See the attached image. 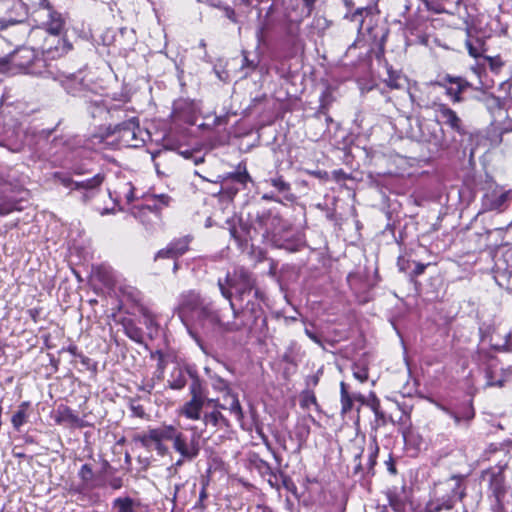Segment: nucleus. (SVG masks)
Returning a JSON list of instances; mask_svg holds the SVG:
<instances>
[{
	"instance_id": "nucleus-46",
	"label": "nucleus",
	"mask_w": 512,
	"mask_h": 512,
	"mask_svg": "<svg viewBox=\"0 0 512 512\" xmlns=\"http://www.w3.org/2000/svg\"><path fill=\"white\" fill-rule=\"evenodd\" d=\"M363 13L368 14V13H369V10H368L367 8H362V9H359V10H357L356 12H354V14H353L354 21H356V20H357V17H358V16H362V15H363Z\"/></svg>"
},
{
	"instance_id": "nucleus-38",
	"label": "nucleus",
	"mask_w": 512,
	"mask_h": 512,
	"mask_svg": "<svg viewBox=\"0 0 512 512\" xmlns=\"http://www.w3.org/2000/svg\"><path fill=\"white\" fill-rule=\"evenodd\" d=\"M365 465L367 467V469H371L375 463V452L373 451V449L371 448L369 453L366 455L365 457Z\"/></svg>"
},
{
	"instance_id": "nucleus-32",
	"label": "nucleus",
	"mask_w": 512,
	"mask_h": 512,
	"mask_svg": "<svg viewBox=\"0 0 512 512\" xmlns=\"http://www.w3.org/2000/svg\"><path fill=\"white\" fill-rule=\"evenodd\" d=\"M435 405L441 411H443L444 413L449 415L454 420L455 425L460 426V415L456 411H453V410L449 409L448 407H446L440 403H437V402H435Z\"/></svg>"
},
{
	"instance_id": "nucleus-36",
	"label": "nucleus",
	"mask_w": 512,
	"mask_h": 512,
	"mask_svg": "<svg viewBox=\"0 0 512 512\" xmlns=\"http://www.w3.org/2000/svg\"><path fill=\"white\" fill-rule=\"evenodd\" d=\"M159 258H172V259H174L172 250H171L169 245L166 248L161 249L160 251L157 252V254L155 255V259H159Z\"/></svg>"
},
{
	"instance_id": "nucleus-3",
	"label": "nucleus",
	"mask_w": 512,
	"mask_h": 512,
	"mask_svg": "<svg viewBox=\"0 0 512 512\" xmlns=\"http://www.w3.org/2000/svg\"><path fill=\"white\" fill-rule=\"evenodd\" d=\"M189 312H196L199 317L204 318L209 324L220 331L232 332L241 328L236 322L224 321L218 312L205 305L199 294L193 291L182 295L180 303V317L188 316Z\"/></svg>"
},
{
	"instance_id": "nucleus-31",
	"label": "nucleus",
	"mask_w": 512,
	"mask_h": 512,
	"mask_svg": "<svg viewBox=\"0 0 512 512\" xmlns=\"http://www.w3.org/2000/svg\"><path fill=\"white\" fill-rule=\"evenodd\" d=\"M389 503L396 512H400L404 508V501L392 492L388 494Z\"/></svg>"
},
{
	"instance_id": "nucleus-22",
	"label": "nucleus",
	"mask_w": 512,
	"mask_h": 512,
	"mask_svg": "<svg viewBox=\"0 0 512 512\" xmlns=\"http://www.w3.org/2000/svg\"><path fill=\"white\" fill-rule=\"evenodd\" d=\"M365 443V437L364 435H359V434H356L354 436V456L355 457H358L360 459H363L364 458V449H363V444ZM358 470H365V467H363V464H362V460H360V463L355 467V471L354 472H357Z\"/></svg>"
},
{
	"instance_id": "nucleus-47",
	"label": "nucleus",
	"mask_w": 512,
	"mask_h": 512,
	"mask_svg": "<svg viewBox=\"0 0 512 512\" xmlns=\"http://www.w3.org/2000/svg\"><path fill=\"white\" fill-rule=\"evenodd\" d=\"M305 333L306 335L312 340L314 341L315 343H318L320 344V340L317 338V336L312 333L311 331H309L308 329L305 330Z\"/></svg>"
},
{
	"instance_id": "nucleus-45",
	"label": "nucleus",
	"mask_w": 512,
	"mask_h": 512,
	"mask_svg": "<svg viewBox=\"0 0 512 512\" xmlns=\"http://www.w3.org/2000/svg\"><path fill=\"white\" fill-rule=\"evenodd\" d=\"M467 48H468V52L469 54L472 56V57H478L480 54L479 52L477 51L476 48L473 47V45L470 43V42H467Z\"/></svg>"
},
{
	"instance_id": "nucleus-16",
	"label": "nucleus",
	"mask_w": 512,
	"mask_h": 512,
	"mask_svg": "<svg viewBox=\"0 0 512 512\" xmlns=\"http://www.w3.org/2000/svg\"><path fill=\"white\" fill-rule=\"evenodd\" d=\"M55 421L67 426H81V419L67 406H59L55 412Z\"/></svg>"
},
{
	"instance_id": "nucleus-19",
	"label": "nucleus",
	"mask_w": 512,
	"mask_h": 512,
	"mask_svg": "<svg viewBox=\"0 0 512 512\" xmlns=\"http://www.w3.org/2000/svg\"><path fill=\"white\" fill-rule=\"evenodd\" d=\"M29 402H22L18 410L13 414L11 422L16 430H20L21 426L24 425L28 420V408Z\"/></svg>"
},
{
	"instance_id": "nucleus-7",
	"label": "nucleus",
	"mask_w": 512,
	"mask_h": 512,
	"mask_svg": "<svg viewBox=\"0 0 512 512\" xmlns=\"http://www.w3.org/2000/svg\"><path fill=\"white\" fill-rule=\"evenodd\" d=\"M113 133L118 134L120 142L127 147H139L145 142L147 132L139 127L138 120L131 118L118 126Z\"/></svg>"
},
{
	"instance_id": "nucleus-49",
	"label": "nucleus",
	"mask_w": 512,
	"mask_h": 512,
	"mask_svg": "<svg viewBox=\"0 0 512 512\" xmlns=\"http://www.w3.org/2000/svg\"><path fill=\"white\" fill-rule=\"evenodd\" d=\"M15 5L22 9L24 11V14H26V7L21 1H18Z\"/></svg>"
},
{
	"instance_id": "nucleus-50",
	"label": "nucleus",
	"mask_w": 512,
	"mask_h": 512,
	"mask_svg": "<svg viewBox=\"0 0 512 512\" xmlns=\"http://www.w3.org/2000/svg\"><path fill=\"white\" fill-rule=\"evenodd\" d=\"M262 198L265 200H273L274 199L273 195H271V194H264Z\"/></svg>"
},
{
	"instance_id": "nucleus-24",
	"label": "nucleus",
	"mask_w": 512,
	"mask_h": 512,
	"mask_svg": "<svg viewBox=\"0 0 512 512\" xmlns=\"http://www.w3.org/2000/svg\"><path fill=\"white\" fill-rule=\"evenodd\" d=\"M103 182V176L100 174L95 175L93 178L75 183V188L92 189L98 187Z\"/></svg>"
},
{
	"instance_id": "nucleus-2",
	"label": "nucleus",
	"mask_w": 512,
	"mask_h": 512,
	"mask_svg": "<svg viewBox=\"0 0 512 512\" xmlns=\"http://www.w3.org/2000/svg\"><path fill=\"white\" fill-rule=\"evenodd\" d=\"M466 495V486L460 477L453 476L439 483L430 500L425 506V512H442L451 510L455 504Z\"/></svg>"
},
{
	"instance_id": "nucleus-5",
	"label": "nucleus",
	"mask_w": 512,
	"mask_h": 512,
	"mask_svg": "<svg viewBox=\"0 0 512 512\" xmlns=\"http://www.w3.org/2000/svg\"><path fill=\"white\" fill-rule=\"evenodd\" d=\"M219 289L224 298L229 300L230 307L233 312V317L236 318L238 313L234 308V304L231 300L232 293L229 288L225 285H228L230 288L235 289L236 293L239 297H243L247 292H251L254 290V294L256 298H262V293L255 288V280L253 279L250 272H248L244 268H237L232 275L228 274L225 278V281H218Z\"/></svg>"
},
{
	"instance_id": "nucleus-18",
	"label": "nucleus",
	"mask_w": 512,
	"mask_h": 512,
	"mask_svg": "<svg viewBox=\"0 0 512 512\" xmlns=\"http://www.w3.org/2000/svg\"><path fill=\"white\" fill-rule=\"evenodd\" d=\"M174 449L181 454L182 457L192 459L197 455V449L189 446L181 433H176L172 439Z\"/></svg>"
},
{
	"instance_id": "nucleus-28",
	"label": "nucleus",
	"mask_w": 512,
	"mask_h": 512,
	"mask_svg": "<svg viewBox=\"0 0 512 512\" xmlns=\"http://www.w3.org/2000/svg\"><path fill=\"white\" fill-rule=\"evenodd\" d=\"M274 188H276L279 192H286L290 189V186L287 182L284 181L282 177L273 178L267 180Z\"/></svg>"
},
{
	"instance_id": "nucleus-27",
	"label": "nucleus",
	"mask_w": 512,
	"mask_h": 512,
	"mask_svg": "<svg viewBox=\"0 0 512 512\" xmlns=\"http://www.w3.org/2000/svg\"><path fill=\"white\" fill-rule=\"evenodd\" d=\"M405 79L401 78L399 75L389 74L388 79L386 80L387 85L392 89H400L404 86Z\"/></svg>"
},
{
	"instance_id": "nucleus-14",
	"label": "nucleus",
	"mask_w": 512,
	"mask_h": 512,
	"mask_svg": "<svg viewBox=\"0 0 512 512\" xmlns=\"http://www.w3.org/2000/svg\"><path fill=\"white\" fill-rule=\"evenodd\" d=\"M113 512H148L138 501L130 497L116 498L112 503Z\"/></svg>"
},
{
	"instance_id": "nucleus-52",
	"label": "nucleus",
	"mask_w": 512,
	"mask_h": 512,
	"mask_svg": "<svg viewBox=\"0 0 512 512\" xmlns=\"http://www.w3.org/2000/svg\"><path fill=\"white\" fill-rule=\"evenodd\" d=\"M21 21H22L21 19H14V20H10L8 24H15V23H18Z\"/></svg>"
},
{
	"instance_id": "nucleus-48",
	"label": "nucleus",
	"mask_w": 512,
	"mask_h": 512,
	"mask_svg": "<svg viewBox=\"0 0 512 512\" xmlns=\"http://www.w3.org/2000/svg\"><path fill=\"white\" fill-rule=\"evenodd\" d=\"M303 1L305 2V5L308 8V13H310L315 0H303Z\"/></svg>"
},
{
	"instance_id": "nucleus-26",
	"label": "nucleus",
	"mask_w": 512,
	"mask_h": 512,
	"mask_svg": "<svg viewBox=\"0 0 512 512\" xmlns=\"http://www.w3.org/2000/svg\"><path fill=\"white\" fill-rule=\"evenodd\" d=\"M190 395L191 399H198V400H204L205 401V394L202 389V385L199 382V380H194L192 384L190 385Z\"/></svg>"
},
{
	"instance_id": "nucleus-4",
	"label": "nucleus",
	"mask_w": 512,
	"mask_h": 512,
	"mask_svg": "<svg viewBox=\"0 0 512 512\" xmlns=\"http://www.w3.org/2000/svg\"><path fill=\"white\" fill-rule=\"evenodd\" d=\"M45 61L38 58L34 48L21 47L0 59L1 73H27L32 75H41Z\"/></svg>"
},
{
	"instance_id": "nucleus-43",
	"label": "nucleus",
	"mask_w": 512,
	"mask_h": 512,
	"mask_svg": "<svg viewBox=\"0 0 512 512\" xmlns=\"http://www.w3.org/2000/svg\"><path fill=\"white\" fill-rule=\"evenodd\" d=\"M80 473L83 479H88L91 476L92 471L88 465H83Z\"/></svg>"
},
{
	"instance_id": "nucleus-41",
	"label": "nucleus",
	"mask_w": 512,
	"mask_h": 512,
	"mask_svg": "<svg viewBox=\"0 0 512 512\" xmlns=\"http://www.w3.org/2000/svg\"><path fill=\"white\" fill-rule=\"evenodd\" d=\"M154 443V448L158 451L159 454L164 455L167 451L166 446L162 443V441H152Z\"/></svg>"
},
{
	"instance_id": "nucleus-9",
	"label": "nucleus",
	"mask_w": 512,
	"mask_h": 512,
	"mask_svg": "<svg viewBox=\"0 0 512 512\" xmlns=\"http://www.w3.org/2000/svg\"><path fill=\"white\" fill-rule=\"evenodd\" d=\"M482 479L488 482V488L497 502L505 496V476L503 467H492L482 472Z\"/></svg>"
},
{
	"instance_id": "nucleus-21",
	"label": "nucleus",
	"mask_w": 512,
	"mask_h": 512,
	"mask_svg": "<svg viewBox=\"0 0 512 512\" xmlns=\"http://www.w3.org/2000/svg\"><path fill=\"white\" fill-rule=\"evenodd\" d=\"M220 409L221 408H215L210 413H205L203 417L204 423L213 426H218L219 424L228 425V421L221 413Z\"/></svg>"
},
{
	"instance_id": "nucleus-17",
	"label": "nucleus",
	"mask_w": 512,
	"mask_h": 512,
	"mask_svg": "<svg viewBox=\"0 0 512 512\" xmlns=\"http://www.w3.org/2000/svg\"><path fill=\"white\" fill-rule=\"evenodd\" d=\"M110 197H113L116 202L125 201L130 204L134 199V187L131 182L121 181L114 191H109Z\"/></svg>"
},
{
	"instance_id": "nucleus-1",
	"label": "nucleus",
	"mask_w": 512,
	"mask_h": 512,
	"mask_svg": "<svg viewBox=\"0 0 512 512\" xmlns=\"http://www.w3.org/2000/svg\"><path fill=\"white\" fill-rule=\"evenodd\" d=\"M40 5L42 7L37 11V14H39V16H47L49 18L45 23L47 28L45 30L40 28L32 30L30 37L33 38L35 36H42L43 34L48 33L49 35L45 37L44 44L40 49L47 57L56 58L71 49L70 45H68L65 40L58 37L63 28V20L60 14L52 11L46 0H40Z\"/></svg>"
},
{
	"instance_id": "nucleus-30",
	"label": "nucleus",
	"mask_w": 512,
	"mask_h": 512,
	"mask_svg": "<svg viewBox=\"0 0 512 512\" xmlns=\"http://www.w3.org/2000/svg\"><path fill=\"white\" fill-rule=\"evenodd\" d=\"M354 401H359L361 402L362 404H367L369 405L372 409H375V406H376V400H375V397L374 395L370 392L368 396H365V395H362V394H358L356 395L354 393Z\"/></svg>"
},
{
	"instance_id": "nucleus-29",
	"label": "nucleus",
	"mask_w": 512,
	"mask_h": 512,
	"mask_svg": "<svg viewBox=\"0 0 512 512\" xmlns=\"http://www.w3.org/2000/svg\"><path fill=\"white\" fill-rule=\"evenodd\" d=\"M213 388L218 392L224 393V398H226L227 396H229V394L232 393L231 390L229 389L228 384L223 379L220 378L214 380Z\"/></svg>"
},
{
	"instance_id": "nucleus-10",
	"label": "nucleus",
	"mask_w": 512,
	"mask_h": 512,
	"mask_svg": "<svg viewBox=\"0 0 512 512\" xmlns=\"http://www.w3.org/2000/svg\"><path fill=\"white\" fill-rule=\"evenodd\" d=\"M486 385L503 387L512 380V369L503 367L497 360H491L485 370Z\"/></svg>"
},
{
	"instance_id": "nucleus-23",
	"label": "nucleus",
	"mask_w": 512,
	"mask_h": 512,
	"mask_svg": "<svg viewBox=\"0 0 512 512\" xmlns=\"http://www.w3.org/2000/svg\"><path fill=\"white\" fill-rule=\"evenodd\" d=\"M189 238L183 237L177 240L172 241L169 246L172 250L174 258H178L183 255L188 250Z\"/></svg>"
},
{
	"instance_id": "nucleus-35",
	"label": "nucleus",
	"mask_w": 512,
	"mask_h": 512,
	"mask_svg": "<svg viewBox=\"0 0 512 512\" xmlns=\"http://www.w3.org/2000/svg\"><path fill=\"white\" fill-rule=\"evenodd\" d=\"M341 391H342V399H343V411H347L350 409L352 402L349 396L347 395V392L345 390V384L341 383Z\"/></svg>"
},
{
	"instance_id": "nucleus-34",
	"label": "nucleus",
	"mask_w": 512,
	"mask_h": 512,
	"mask_svg": "<svg viewBox=\"0 0 512 512\" xmlns=\"http://www.w3.org/2000/svg\"><path fill=\"white\" fill-rule=\"evenodd\" d=\"M19 209L20 208H18L15 203L10 202V201L0 203V215H7L10 212H12L14 210H19Z\"/></svg>"
},
{
	"instance_id": "nucleus-44",
	"label": "nucleus",
	"mask_w": 512,
	"mask_h": 512,
	"mask_svg": "<svg viewBox=\"0 0 512 512\" xmlns=\"http://www.w3.org/2000/svg\"><path fill=\"white\" fill-rule=\"evenodd\" d=\"M60 181H61V183H62L65 187H71V189H76V188H75V183H76V182L72 181L70 178L63 177V178H60Z\"/></svg>"
},
{
	"instance_id": "nucleus-12",
	"label": "nucleus",
	"mask_w": 512,
	"mask_h": 512,
	"mask_svg": "<svg viewBox=\"0 0 512 512\" xmlns=\"http://www.w3.org/2000/svg\"><path fill=\"white\" fill-rule=\"evenodd\" d=\"M511 200V192L502 189H494L483 197V208L488 211L502 210Z\"/></svg>"
},
{
	"instance_id": "nucleus-54",
	"label": "nucleus",
	"mask_w": 512,
	"mask_h": 512,
	"mask_svg": "<svg viewBox=\"0 0 512 512\" xmlns=\"http://www.w3.org/2000/svg\"><path fill=\"white\" fill-rule=\"evenodd\" d=\"M206 226H207V227L211 226V221H210V219H208V220H207V222H206Z\"/></svg>"
},
{
	"instance_id": "nucleus-20",
	"label": "nucleus",
	"mask_w": 512,
	"mask_h": 512,
	"mask_svg": "<svg viewBox=\"0 0 512 512\" xmlns=\"http://www.w3.org/2000/svg\"><path fill=\"white\" fill-rule=\"evenodd\" d=\"M224 400L228 403V405H226V409H228L237 418V420H242L243 411L237 395L231 393L229 396L224 398Z\"/></svg>"
},
{
	"instance_id": "nucleus-42",
	"label": "nucleus",
	"mask_w": 512,
	"mask_h": 512,
	"mask_svg": "<svg viewBox=\"0 0 512 512\" xmlns=\"http://www.w3.org/2000/svg\"><path fill=\"white\" fill-rule=\"evenodd\" d=\"M426 267H427L426 264L417 263L416 266H415V269L413 270V275L414 276H419V275L423 274L425 269H426Z\"/></svg>"
},
{
	"instance_id": "nucleus-55",
	"label": "nucleus",
	"mask_w": 512,
	"mask_h": 512,
	"mask_svg": "<svg viewBox=\"0 0 512 512\" xmlns=\"http://www.w3.org/2000/svg\"><path fill=\"white\" fill-rule=\"evenodd\" d=\"M363 22H364V20H361V23H360V29H362Z\"/></svg>"
},
{
	"instance_id": "nucleus-37",
	"label": "nucleus",
	"mask_w": 512,
	"mask_h": 512,
	"mask_svg": "<svg viewBox=\"0 0 512 512\" xmlns=\"http://www.w3.org/2000/svg\"><path fill=\"white\" fill-rule=\"evenodd\" d=\"M205 403H207L208 405H211L213 407V409H215V408L226 409V405L222 404L220 402L219 398H207L205 396Z\"/></svg>"
},
{
	"instance_id": "nucleus-51",
	"label": "nucleus",
	"mask_w": 512,
	"mask_h": 512,
	"mask_svg": "<svg viewBox=\"0 0 512 512\" xmlns=\"http://www.w3.org/2000/svg\"><path fill=\"white\" fill-rule=\"evenodd\" d=\"M206 497V492H205V489H203L200 493V499H204Z\"/></svg>"
},
{
	"instance_id": "nucleus-13",
	"label": "nucleus",
	"mask_w": 512,
	"mask_h": 512,
	"mask_svg": "<svg viewBox=\"0 0 512 512\" xmlns=\"http://www.w3.org/2000/svg\"><path fill=\"white\" fill-rule=\"evenodd\" d=\"M445 88V93L452 99L454 103L462 101L461 94L468 88L469 84L467 81L460 77L446 76L444 83L440 84Z\"/></svg>"
},
{
	"instance_id": "nucleus-33",
	"label": "nucleus",
	"mask_w": 512,
	"mask_h": 512,
	"mask_svg": "<svg viewBox=\"0 0 512 512\" xmlns=\"http://www.w3.org/2000/svg\"><path fill=\"white\" fill-rule=\"evenodd\" d=\"M185 384H186L185 377L183 376L182 372L179 370L178 376L174 380L170 381L169 386L172 389L179 390V389H182L185 386Z\"/></svg>"
},
{
	"instance_id": "nucleus-11",
	"label": "nucleus",
	"mask_w": 512,
	"mask_h": 512,
	"mask_svg": "<svg viewBox=\"0 0 512 512\" xmlns=\"http://www.w3.org/2000/svg\"><path fill=\"white\" fill-rule=\"evenodd\" d=\"M176 429L171 425H163L148 430L140 437V442L146 448L152 447V441L172 440L176 434Z\"/></svg>"
},
{
	"instance_id": "nucleus-15",
	"label": "nucleus",
	"mask_w": 512,
	"mask_h": 512,
	"mask_svg": "<svg viewBox=\"0 0 512 512\" xmlns=\"http://www.w3.org/2000/svg\"><path fill=\"white\" fill-rule=\"evenodd\" d=\"M204 405V400L190 399L179 409V414L189 420H199L201 418V411Z\"/></svg>"
},
{
	"instance_id": "nucleus-25",
	"label": "nucleus",
	"mask_w": 512,
	"mask_h": 512,
	"mask_svg": "<svg viewBox=\"0 0 512 512\" xmlns=\"http://www.w3.org/2000/svg\"><path fill=\"white\" fill-rule=\"evenodd\" d=\"M457 413L460 415V425H468L475 416L474 408L471 404H468L460 412Z\"/></svg>"
},
{
	"instance_id": "nucleus-8",
	"label": "nucleus",
	"mask_w": 512,
	"mask_h": 512,
	"mask_svg": "<svg viewBox=\"0 0 512 512\" xmlns=\"http://www.w3.org/2000/svg\"><path fill=\"white\" fill-rule=\"evenodd\" d=\"M433 109L438 123L448 126L460 135L465 133L462 119L448 105L434 103Z\"/></svg>"
},
{
	"instance_id": "nucleus-39",
	"label": "nucleus",
	"mask_w": 512,
	"mask_h": 512,
	"mask_svg": "<svg viewBox=\"0 0 512 512\" xmlns=\"http://www.w3.org/2000/svg\"><path fill=\"white\" fill-rule=\"evenodd\" d=\"M234 178L240 182V183H246L247 181H250V176L249 174L247 173V171L245 170L244 172H239L237 174L234 175Z\"/></svg>"
},
{
	"instance_id": "nucleus-6",
	"label": "nucleus",
	"mask_w": 512,
	"mask_h": 512,
	"mask_svg": "<svg viewBox=\"0 0 512 512\" xmlns=\"http://www.w3.org/2000/svg\"><path fill=\"white\" fill-rule=\"evenodd\" d=\"M169 202L170 198L165 194L153 195L146 199L145 205L134 206L132 214L139 218L144 225L149 226L159 221L158 211L163 206H167Z\"/></svg>"
},
{
	"instance_id": "nucleus-40",
	"label": "nucleus",
	"mask_w": 512,
	"mask_h": 512,
	"mask_svg": "<svg viewBox=\"0 0 512 512\" xmlns=\"http://www.w3.org/2000/svg\"><path fill=\"white\" fill-rule=\"evenodd\" d=\"M354 378L358 379L361 383L368 380L367 370L363 369L360 372H354Z\"/></svg>"
},
{
	"instance_id": "nucleus-53",
	"label": "nucleus",
	"mask_w": 512,
	"mask_h": 512,
	"mask_svg": "<svg viewBox=\"0 0 512 512\" xmlns=\"http://www.w3.org/2000/svg\"><path fill=\"white\" fill-rule=\"evenodd\" d=\"M8 26V24H4L3 21H0V29H4Z\"/></svg>"
}]
</instances>
